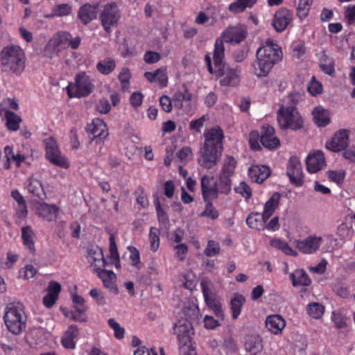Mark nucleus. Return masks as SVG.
Returning <instances> with one entry per match:
<instances>
[{"label": "nucleus", "instance_id": "1", "mask_svg": "<svg viewBox=\"0 0 355 355\" xmlns=\"http://www.w3.org/2000/svg\"><path fill=\"white\" fill-rule=\"evenodd\" d=\"M282 57L281 48L272 39L262 41L256 51V59L252 63L254 74L259 78H264Z\"/></svg>", "mask_w": 355, "mask_h": 355}, {"label": "nucleus", "instance_id": "2", "mask_svg": "<svg viewBox=\"0 0 355 355\" xmlns=\"http://www.w3.org/2000/svg\"><path fill=\"white\" fill-rule=\"evenodd\" d=\"M0 62L3 71L19 76L25 69V53L19 46L8 45L0 52Z\"/></svg>", "mask_w": 355, "mask_h": 355}, {"label": "nucleus", "instance_id": "3", "mask_svg": "<svg viewBox=\"0 0 355 355\" xmlns=\"http://www.w3.org/2000/svg\"><path fill=\"white\" fill-rule=\"evenodd\" d=\"M3 318L8 330L13 334L19 335L26 328V318L21 305L8 306Z\"/></svg>", "mask_w": 355, "mask_h": 355}, {"label": "nucleus", "instance_id": "4", "mask_svg": "<svg viewBox=\"0 0 355 355\" xmlns=\"http://www.w3.org/2000/svg\"><path fill=\"white\" fill-rule=\"evenodd\" d=\"M174 334L177 336L180 352L186 354L192 352L191 336L193 334V327L188 318L178 320L174 327Z\"/></svg>", "mask_w": 355, "mask_h": 355}, {"label": "nucleus", "instance_id": "5", "mask_svg": "<svg viewBox=\"0 0 355 355\" xmlns=\"http://www.w3.org/2000/svg\"><path fill=\"white\" fill-rule=\"evenodd\" d=\"M277 121L282 129L297 130L303 125V119L294 106H282L277 112Z\"/></svg>", "mask_w": 355, "mask_h": 355}, {"label": "nucleus", "instance_id": "6", "mask_svg": "<svg viewBox=\"0 0 355 355\" xmlns=\"http://www.w3.org/2000/svg\"><path fill=\"white\" fill-rule=\"evenodd\" d=\"M94 85L89 76L85 72L76 75L74 82L68 85V96L82 98L89 96L94 90Z\"/></svg>", "mask_w": 355, "mask_h": 355}, {"label": "nucleus", "instance_id": "7", "mask_svg": "<svg viewBox=\"0 0 355 355\" xmlns=\"http://www.w3.org/2000/svg\"><path fill=\"white\" fill-rule=\"evenodd\" d=\"M121 18V11L115 2H110L103 6L99 16L104 30L110 33L113 27L117 26Z\"/></svg>", "mask_w": 355, "mask_h": 355}, {"label": "nucleus", "instance_id": "8", "mask_svg": "<svg viewBox=\"0 0 355 355\" xmlns=\"http://www.w3.org/2000/svg\"><path fill=\"white\" fill-rule=\"evenodd\" d=\"M67 42V33L65 31H58L48 41L45 45L42 54L47 58H53L64 49Z\"/></svg>", "mask_w": 355, "mask_h": 355}, {"label": "nucleus", "instance_id": "9", "mask_svg": "<svg viewBox=\"0 0 355 355\" xmlns=\"http://www.w3.org/2000/svg\"><path fill=\"white\" fill-rule=\"evenodd\" d=\"M71 299L72 302L71 310L68 313V318L76 322H85L87 320L86 311L87 306L85 299L73 291H71Z\"/></svg>", "mask_w": 355, "mask_h": 355}, {"label": "nucleus", "instance_id": "10", "mask_svg": "<svg viewBox=\"0 0 355 355\" xmlns=\"http://www.w3.org/2000/svg\"><path fill=\"white\" fill-rule=\"evenodd\" d=\"M223 149L202 146L200 151L198 164L203 168H214L221 159Z\"/></svg>", "mask_w": 355, "mask_h": 355}, {"label": "nucleus", "instance_id": "11", "mask_svg": "<svg viewBox=\"0 0 355 355\" xmlns=\"http://www.w3.org/2000/svg\"><path fill=\"white\" fill-rule=\"evenodd\" d=\"M220 84L226 87H235L240 83L241 69L238 67L224 65L218 68Z\"/></svg>", "mask_w": 355, "mask_h": 355}, {"label": "nucleus", "instance_id": "12", "mask_svg": "<svg viewBox=\"0 0 355 355\" xmlns=\"http://www.w3.org/2000/svg\"><path fill=\"white\" fill-rule=\"evenodd\" d=\"M324 239L320 236L309 235L304 239L295 240L294 244L302 253L311 254L319 250Z\"/></svg>", "mask_w": 355, "mask_h": 355}, {"label": "nucleus", "instance_id": "13", "mask_svg": "<svg viewBox=\"0 0 355 355\" xmlns=\"http://www.w3.org/2000/svg\"><path fill=\"white\" fill-rule=\"evenodd\" d=\"M287 175L291 182L296 187H301L304 183L302 167L298 157H290L287 166Z\"/></svg>", "mask_w": 355, "mask_h": 355}, {"label": "nucleus", "instance_id": "14", "mask_svg": "<svg viewBox=\"0 0 355 355\" xmlns=\"http://www.w3.org/2000/svg\"><path fill=\"white\" fill-rule=\"evenodd\" d=\"M44 144L46 150V157L51 163L64 166V159L60 156L57 142L53 137H48L44 140Z\"/></svg>", "mask_w": 355, "mask_h": 355}, {"label": "nucleus", "instance_id": "15", "mask_svg": "<svg viewBox=\"0 0 355 355\" xmlns=\"http://www.w3.org/2000/svg\"><path fill=\"white\" fill-rule=\"evenodd\" d=\"M247 29L243 25H236L226 28L221 34L223 42L227 43H239L247 37Z\"/></svg>", "mask_w": 355, "mask_h": 355}, {"label": "nucleus", "instance_id": "16", "mask_svg": "<svg viewBox=\"0 0 355 355\" xmlns=\"http://www.w3.org/2000/svg\"><path fill=\"white\" fill-rule=\"evenodd\" d=\"M260 142L269 150H275L280 146V141L275 135V128L268 124L262 126Z\"/></svg>", "mask_w": 355, "mask_h": 355}, {"label": "nucleus", "instance_id": "17", "mask_svg": "<svg viewBox=\"0 0 355 355\" xmlns=\"http://www.w3.org/2000/svg\"><path fill=\"white\" fill-rule=\"evenodd\" d=\"M87 131L93 136V139L96 142L103 141L108 135L106 124L99 118H95L88 123Z\"/></svg>", "mask_w": 355, "mask_h": 355}, {"label": "nucleus", "instance_id": "18", "mask_svg": "<svg viewBox=\"0 0 355 355\" xmlns=\"http://www.w3.org/2000/svg\"><path fill=\"white\" fill-rule=\"evenodd\" d=\"M205 142L202 146L223 149V130L218 128H212L206 131L204 134Z\"/></svg>", "mask_w": 355, "mask_h": 355}, {"label": "nucleus", "instance_id": "19", "mask_svg": "<svg viewBox=\"0 0 355 355\" xmlns=\"http://www.w3.org/2000/svg\"><path fill=\"white\" fill-rule=\"evenodd\" d=\"M292 20L293 12L285 8H282L275 13L272 24L276 31L282 32Z\"/></svg>", "mask_w": 355, "mask_h": 355}, {"label": "nucleus", "instance_id": "20", "mask_svg": "<svg viewBox=\"0 0 355 355\" xmlns=\"http://www.w3.org/2000/svg\"><path fill=\"white\" fill-rule=\"evenodd\" d=\"M326 165L324 153L321 150H315L306 157V168L311 173L322 170Z\"/></svg>", "mask_w": 355, "mask_h": 355}, {"label": "nucleus", "instance_id": "21", "mask_svg": "<svg viewBox=\"0 0 355 355\" xmlns=\"http://www.w3.org/2000/svg\"><path fill=\"white\" fill-rule=\"evenodd\" d=\"M87 259L94 272L103 268L106 263L103 250L98 246H92L88 249Z\"/></svg>", "mask_w": 355, "mask_h": 355}, {"label": "nucleus", "instance_id": "22", "mask_svg": "<svg viewBox=\"0 0 355 355\" xmlns=\"http://www.w3.org/2000/svg\"><path fill=\"white\" fill-rule=\"evenodd\" d=\"M61 290V285L58 282L55 281L49 282L46 289V294L42 300L43 304L49 309L54 306L58 300Z\"/></svg>", "mask_w": 355, "mask_h": 355}, {"label": "nucleus", "instance_id": "23", "mask_svg": "<svg viewBox=\"0 0 355 355\" xmlns=\"http://www.w3.org/2000/svg\"><path fill=\"white\" fill-rule=\"evenodd\" d=\"M348 134L345 130L336 132L331 140L327 142L326 147L331 151L339 152L345 149L348 145Z\"/></svg>", "mask_w": 355, "mask_h": 355}, {"label": "nucleus", "instance_id": "24", "mask_svg": "<svg viewBox=\"0 0 355 355\" xmlns=\"http://www.w3.org/2000/svg\"><path fill=\"white\" fill-rule=\"evenodd\" d=\"M36 211L40 217L43 218L46 220L52 221L56 218L59 208L55 205L40 202L36 205Z\"/></svg>", "mask_w": 355, "mask_h": 355}, {"label": "nucleus", "instance_id": "25", "mask_svg": "<svg viewBox=\"0 0 355 355\" xmlns=\"http://www.w3.org/2000/svg\"><path fill=\"white\" fill-rule=\"evenodd\" d=\"M201 191L205 201H209L216 198L215 183L212 184V177L204 175L200 180Z\"/></svg>", "mask_w": 355, "mask_h": 355}, {"label": "nucleus", "instance_id": "26", "mask_svg": "<svg viewBox=\"0 0 355 355\" xmlns=\"http://www.w3.org/2000/svg\"><path fill=\"white\" fill-rule=\"evenodd\" d=\"M248 174L253 182L261 183L269 177L270 170L266 165H254L249 168Z\"/></svg>", "mask_w": 355, "mask_h": 355}, {"label": "nucleus", "instance_id": "27", "mask_svg": "<svg viewBox=\"0 0 355 355\" xmlns=\"http://www.w3.org/2000/svg\"><path fill=\"white\" fill-rule=\"evenodd\" d=\"M144 77L150 83H156L160 87H165L168 84V76L166 67L159 68L154 72H146Z\"/></svg>", "mask_w": 355, "mask_h": 355}, {"label": "nucleus", "instance_id": "28", "mask_svg": "<svg viewBox=\"0 0 355 355\" xmlns=\"http://www.w3.org/2000/svg\"><path fill=\"white\" fill-rule=\"evenodd\" d=\"M98 8V5L97 3L93 5L85 3L81 6L78 11V17L80 21L83 24H87L92 20L96 19L97 16Z\"/></svg>", "mask_w": 355, "mask_h": 355}, {"label": "nucleus", "instance_id": "29", "mask_svg": "<svg viewBox=\"0 0 355 355\" xmlns=\"http://www.w3.org/2000/svg\"><path fill=\"white\" fill-rule=\"evenodd\" d=\"M286 326L285 320L279 315H271L266 318V327L274 334H280Z\"/></svg>", "mask_w": 355, "mask_h": 355}, {"label": "nucleus", "instance_id": "30", "mask_svg": "<svg viewBox=\"0 0 355 355\" xmlns=\"http://www.w3.org/2000/svg\"><path fill=\"white\" fill-rule=\"evenodd\" d=\"M315 123L318 127H325L331 121L329 112L322 106H318L312 112Z\"/></svg>", "mask_w": 355, "mask_h": 355}, {"label": "nucleus", "instance_id": "31", "mask_svg": "<svg viewBox=\"0 0 355 355\" xmlns=\"http://www.w3.org/2000/svg\"><path fill=\"white\" fill-rule=\"evenodd\" d=\"M232 189V181L230 177L218 173L215 182V191L216 198L219 194L227 195Z\"/></svg>", "mask_w": 355, "mask_h": 355}, {"label": "nucleus", "instance_id": "32", "mask_svg": "<svg viewBox=\"0 0 355 355\" xmlns=\"http://www.w3.org/2000/svg\"><path fill=\"white\" fill-rule=\"evenodd\" d=\"M279 200H280V194L278 193H275L265 202L264 206H263V210L262 212L264 219L268 220L272 216V214L275 213V210L279 207Z\"/></svg>", "mask_w": 355, "mask_h": 355}, {"label": "nucleus", "instance_id": "33", "mask_svg": "<svg viewBox=\"0 0 355 355\" xmlns=\"http://www.w3.org/2000/svg\"><path fill=\"white\" fill-rule=\"evenodd\" d=\"M289 277L292 281L293 286L295 287L307 286L311 284L310 278L302 269H297L294 272L289 273Z\"/></svg>", "mask_w": 355, "mask_h": 355}, {"label": "nucleus", "instance_id": "34", "mask_svg": "<svg viewBox=\"0 0 355 355\" xmlns=\"http://www.w3.org/2000/svg\"><path fill=\"white\" fill-rule=\"evenodd\" d=\"M116 63L114 59L106 57L96 64V70L102 75H109L116 69Z\"/></svg>", "mask_w": 355, "mask_h": 355}, {"label": "nucleus", "instance_id": "35", "mask_svg": "<svg viewBox=\"0 0 355 355\" xmlns=\"http://www.w3.org/2000/svg\"><path fill=\"white\" fill-rule=\"evenodd\" d=\"M245 302L243 295L239 293H234L230 300L232 317L234 320L238 318L241 313L242 307Z\"/></svg>", "mask_w": 355, "mask_h": 355}, {"label": "nucleus", "instance_id": "36", "mask_svg": "<svg viewBox=\"0 0 355 355\" xmlns=\"http://www.w3.org/2000/svg\"><path fill=\"white\" fill-rule=\"evenodd\" d=\"M267 219L263 218V215L259 212H252L246 218L247 225L252 229L258 230H264V223Z\"/></svg>", "mask_w": 355, "mask_h": 355}, {"label": "nucleus", "instance_id": "37", "mask_svg": "<svg viewBox=\"0 0 355 355\" xmlns=\"http://www.w3.org/2000/svg\"><path fill=\"white\" fill-rule=\"evenodd\" d=\"M257 0H235L228 6L230 12L238 14L244 12L247 8H252Z\"/></svg>", "mask_w": 355, "mask_h": 355}, {"label": "nucleus", "instance_id": "38", "mask_svg": "<svg viewBox=\"0 0 355 355\" xmlns=\"http://www.w3.org/2000/svg\"><path fill=\"white\" fill-rule=\"evenodd\" d=\"M245 347L251 355L257 354L263 349L261 338L259 336H250L245 343Z\"/></svg>", "mask_w": 355, "mask_h": 355}, {"label": "nucleus", "instance_id": "39", "mask_svg": "<svg viewBox=\"0 0 355 355\" xmlns=\"http://www.w3.org/2000/svg\"><path fill=\"white\" fill-rule=\"evenodd\" d=\"M224 51L225 47L223 40L221 38H217L215 41L213 55L214 62L216 68L224 66V64H223Z\"/></svg>", "mask_w": 355, "mask_h": 355}, {"label": "nucleus", "instance_id": "40", "mask_svg": "<svg viewBox=\"0 0 355 355\" xmlns=\"http://www.w3.org/2000/svg\"><path fill=\"white\" fill-rule=\"evenodd\" d=\"M205 302L207 306L212 310L216 316L218 318L223 319L224 313L222 309V306L218 300H217L213 295V294L204 297Z\"/></svg>", "mask_w": 355, "mask_h": 355}, {"label": "nucleus", "instance_id": "41", "mask_svg": "<svg viewBox=\"0 0 355 355\" xmlns=\"http://www.w3.org/2000/svg\"><path fill=\"white\" fill-rule=\"evenodd\" d=\"M270 245L278 250H282L287 255L297 257V252L294 250L288 244L280 239H274L270 241Z\"/></svg>", "mask_w": 355, "mask_h": 355}, {"label": "nucleus", "instance_id": "42", "mask_svg": "<svg viewBox=\"0 0 355 355\" xmlns=\"http://www.w3.org/2000/svg\"><path fill=\"white\" fill-rule=\"evenodd\" d=\"M12 197L18 203L19 208L17 211V214L19 218H24L26 216L28 210L26 201L21 194L17 190H14L11 193Z\"/></svg>", "mask_w": 355, "mask_h": 355}, {"label": "nucleus", "instance_id": "43", "mask_svg": "<svg viewBox=\"0 0 355 355\" xmlns=\"http://www.w3.org/2000/svg\"><path fill=\"white\" fill-rule=\"evenodd\" d=\"M102 279L105 287L112 288L114 286L115 274L112 270H104L103 268L94 271Z\"/></svg>", "mask_w": 355, "mask_h": 355}, {"label": "nucleus", "instance_id": "44", "mask_svg": "<svg viewBox=\"0 0 355 355\" xmlns=\"http://www.w3.org/2000/svg\"><path fill=\"white\" fill-rule=\"evenodd\" d=\"M320 67L324 73L329 76H333L335 73L334 60L324 53L320 57Z\"/></svg>", "mask_w": 355, "mask_h": 355}, {"label": "nucleus", "instance_id": "45", "mask_svg": "<svg viewBox=\"0 0 355 355\" xmlns=\"http://www.w3.org/2000/svg\"><path fill=\"white\" fill-rule=\"evenodd\" d=\"M27 189L29 193L40 199H42L43 196H44L42 184L40 180L36 178H29Z\"/></svg>", "mask_w": 355, "mask_h": 355}, {"label": "nucleus", "instance_id": "46", "mask_svg": "<svg viewBox=\"0 0 355 355\" xmlns=\"http://www.w3.org/2000/svg\"><path fill=\"white\" fill-rule=\"evenodd\" d=\"M236 165V162L234 158L227 156L223 160V166L219 174L231 177L234 172Z\"/></svg>", "mask_w": 355, "mask_h": 355}, {"label": "nucleus", "instance_id": "47", "mask_svg": "<svg viewBox=\"0 0 355 355\" xmlns=\"http://www.w3.org/2000/svg\"><path fill=\"white\" fill-rule=\"evenodd\" d=\"M33 237V232L32 231L31 227H24L21 230V238L23 239L24 244L28 248L29 250L32 253H33L35 250Z\"/></svg>", "mask_w": 355, "mask_h": 355}, {"label": "nucleus", "instance_id": "48", "mask_svg": "<svg viewBox=\"0 0 355 355\" xmlns=\"http://www.w3.org/2000/svg\"><path fill=\"white\" fill-rule=\"evenodd\" d=\"M5 116L8 128L12 131L18 130L21 121L20 116L11 111H6Z\"/></svg>", "mask_w": 355, "mask_h": 355}, {"label": "nucleus", "instance_id": "49", "mask_svg": "<svg viewBox=\"0 0 355 355\" xmlns=\"http://www.w3.org/2000/svg\"><path fill=\"white\" fill-rule=\"evenodd\" d=\"M307 313L314 319L320 318L324 311V307L319 302H311L307 305Z\"/></svg>", "mask_w": 355, "mask_h": 355}, {"label": "nucleus", "instance_id": "50", "mask_svg": "<svg viewBox=\"0 0 355 355\" xmlns=\"http://www.w3.org/2000/svg\"><path fill=\"white\" fill-rule=\"evenodd\" d=\"M131 76V72L128 68L123 67L121 69L118 75V78L120 81L122 91L127 92L129 89Z\"/></svg>", "mask_w": 355, "mask_h": 355}, {"label": "nucleus", "instance_id": "51", "mask_svg": "<svg viewBox=\"0 0 355 355\" xmlns=\"http://www.w3.org/2000/svg\"><path fill=\"white\" fill-rule=\"evenodd\" d=\"M159 230L152 227L150 229L149 232V241L150 244V250L153 252H156L159 247Z\"/></svg>", "mask_w": 355, "mask_h": 355}, {"label": "nucleus", "instance_id": "52", "mask_svg": "<svg viewBox=\"0 0 355 355\" xmlns=\"http://www.w3.org/2000/svg\"><path fill=\"white\" fill-rule=\"evenodd\" d=\"M211 19L210 26H214L217 22V17L214 15H209L205 12H200L195 19V23L199 25H204Z\"/></svg>", "mask_w": 355, "mask_h": 355}, {"label": "nucleus", "instance_id": "53", "mask_svg": "<svg viewBox=\"0 0 355 355\" xmlns=\"http://www.w3.org/2000/svg\"><path fill=\"white\" fill-rule=\"evenodd\" d=\"M79 331L76 326L71 325L68 327V349H74L78 338Z\"/></svg>", "mask_w": 355, "mask_h": 355}, {"label": "nucleus", "instance_id": "54", "mask_svg": "<svg viewBox=\"0 0 355 355\" xmlns=\"http://www.w3.org/2000/svg\"><path fill=\"white\" fill-rule=\"evenodd\" d=\"M311 2V0H300L297 14L301 19L308 15Z\"/></svg>", "mask_w": 355, "mask_h": 355}, {"label": "nucleus", "instance_id": "55", "mask_svg": "<svg viewBox=\"0 0 355 355\" xmlns=\"http://www.w3.org/2000/svg\"><path fill=\"white\" fill-rule=\"evenodd\" d=\"M308 91L312 96L320 94L322 92V85L313 76L308 85Z\"/></svg>", "mask_w": 355, "mask_h": 355}, {"label": "nucleus", "instance_id": "56", "mask_svg": "<svg viewBox=\"0 0 355 355\" xmlns=\"http://www.w3.org/2000/svg\"><path fill=\"white\" fill-rule=\"evenodd\" d=\"M327 173L328 178L338 184L343 183L345 177V172L343 170L329 171Z\"/></svg>", "mask_w": 355, "mask_h": 355}, {"label": "nucleus", "instance_id": "57", "mask_svg": "<svg viewBox=\"0 0 355 355\" xmlns=\"http://www.w3.org/2000/svg\"><path fill=\"white\" fill-rule=\"evenodd\" d=\"M108 324L114 331V334L116 338L121 339L124 336V329L113 318L108 320Z\"/></svg>", "mask_w": 355, "mask_h": 355}, {"label": "nucleus", "instance_id": "58", "mask_svg": "<svg viewBox=\"0 0 355 355\" xmlns=\"http://www.w3.org/2000/svg\"><path fill=\"white\" fill-rule=\"evenodd\" d=\"M177 156L181 162L187 163L193 159L192 150L189 146H184L177 153Z\"/></svg>", "mask_w": 355, "mask_h": 355}, {"label": "nucleus", "instance_id": "59", "mask_svg": "<svg viewBox=\"0 0 355 355\" xmlns=\"http://www.w3.org/2000/svg\"><path fill=\"white\" fill-rule=\"evenodd\" d=\"M220 245L218 242L210 240L207 243V245L205 250V254L207 257H214L220 252Z\"/></svg>", "mask_w": 355, "mask_h": 355}, {"label": "nucleus", "instance_id": "60", "mask_svg": "<svg viewBox=\"0 0 355 355\" xmlns=\"http://www.w3.org/2000/svg\"><path fill=\"white\" fill-rule=\"evenodd\" d=\"M236 193L241 194L243 198L248 199L252 196V190L245 182H241L239 185L235 187Z\"/></svg>", "mask_w": 355, "mask_h": 355}, {"label": "nucleus", "instance_id": "61", "mask_svg": "<svg viewBox=\"0 0 355 355\" xmlns=\"http://www.w3.org/2000/svg\"><path fill=\"white\" fill-rule=\"evenodd\" d=\"M260 137L258 131H252L249 135V144L250 148L254 150H259L261 148L260 144Z\"/></svg>", "mask_w": 355, "mask_h": 355}, {"label": "nucleus", "instance_id": "62", "mask_svg": "<svg viewBox=\"0 0 355 355\" xmlns=\"http://www.w3.org/2000/svg\"><path fill=\"white\" fill-rule=\"evenodd\" d=\"M89 295L95 300L97 304L101 306L105 304V297L100 290L97 288H93L90 291Z\"/></svg>", "mask_w": 355, "mask_h": 355}, {"label": "nucleus", "instance_id": "63", "mask_svg": "<svg viewBox=\"0 0 355 355\" xmlns=\"http://www.w3.org/2000/svg\"><path fill=\"white\" fill-rule=\"evenodd\" d=\"M202 216L208 217L212 220L216 219L218 217V212L214 208L211 202L206 205L205 210L202 213Z\"/></svg>", "mask_w": 355, "mask_h": 355}, {"label": "nucleus", "instance_id": "64", "mask_svg": "<svg viewBox=\"0 0 355 355\" xmlns=\"http://www.w3.org/2000/svg\"><path fill=\"white\" fill-rule=\"evenodd\" d=\"M174 250L176 258L180 260H184L188 252L187 245L184 243H180L174 247Z\"/></svg>", "mask_w": 355, "mask_h": 355}]
</instances>
